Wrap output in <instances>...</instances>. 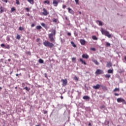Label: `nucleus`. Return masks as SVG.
I'll use <instances>...</instances> for the list:
<instances>
[{
    "instance_id": "1",
    "label": "nucleus",
    "mask_w": 126,
    "mask_h": 126,
    "mask_svg": "<svg viewBox=\"0 0 126 126\" xmlns=\"http://www.w3.org/2000/svg\"><path fill=\"white\" fill-rule=\"evenodd\" d=\"M101 32L102 35H104L105 36H106V37H108V38H111V34H110L109 32L107 31H105L104 30V29L101 28Z\"/></svg>"
},
{
    "instance_id": "2",
    "label": "nucleus",
    "mask_w": 126,
    "mask_h": 126,
    "mask_svg": "<svg viewBox=\"0 0 126 126\" xmlns=\"http://www.w3.org/2000/svg\"><path fill=\"white\" fill-rule=\"evenodd\" d=\"M43 45L45 47H48L49 48H52L53 47H54V45L53 44V43H51L49 41H45L43 42Z\"/></svg>"
},
{
    "instance_id": "3",
    "label": "nucleus",
    "mask_w": 126,
    "mask_h": 126,
    "mask_svg": "<svg viewBox=\"0 0 126 126\" xmlns=\"http://www.w3.org/2000/svg\"><path fill=\"white\" fill-rule=\"evenodd\" d=\"M54 36L52 34H49L48 37L50 39V42H52L53 43H54L55 42V38H54Z\"/></svg>"
},
{
    "instance_id": "4",
    "label": "nucleus",
    "mask_w": 126,
    "mask_h": 126,
    "mask_svg": "<svg viewBox=\"0 0 126 126\" xmlns=\"http://www.w3.org/2000/svg\"><path fill=\"white\" fill-rule=\"evenodd\" d=\"M117 102H118V103H124V104H126V102L125 100V99H124V98H118L117 99Z\"/></svg>"
},
{
    "instance_id": "5",
    "label": "nucleus",
    "mask_w": 126,
    "mask_h": 126,
    "mask_svg": "<svg viewBox=\"0 0 126 126\" xmlns=\"http://www.w3.org/2000/svg\"><path fill=\"white\" fill-rule=\"evenodd\" d=\"M95 74H104V71H103L102 70L97 69L95 72Z\"/></svg>"
},
{
    "instance_id": "6",
    "label": "nucleus",
    "mask_w": 126,
    "mask_h": 126,
    "mask_svg": "<svg viewBox=\"0 0 126 126\" xmlns=\"http://www.w3.org/2000/svg\"><path fill=\"white\" fill-rule=\"evenodd\" d=\"M43 12H42L43 15H44L45 16H47L48 14H49V12H48V11L45 8L43 9Z\"/></svg>"
},
{
    "instance_id": "7",
    "label": "nucleus",
    "mask_w": 126,
    "mask_h": 126,
    "mask_svg": "<svg viewBox=\"0 0 126 126\" xmlns=\"http://www.w3.org/2000/svg\"><path fill=\"white\" fill-rule=\"evenodd\" d=\"M62 81L63 82V86H65L66 84H67V80H66V79H65L64 80L62 79Z\"/></svg>"
},
{
    "instance_id": "8",
    "label": "nucleus",
    "mask_w": 126,
    "mask_h": 126,
    "mask_svg": "<svg viewBox=\"0 0 126 126\" xmlns=\"http://www.w3.org/2000/svg\"><path fill=\"white\" fill-rule=\"evenodd\" d=\"M100 87H101V85H99L97 84H96V86H94L93 87V88H94V89H95V90H97V89H99Z\"/></svg>"
},
{
    "instance_id": "9",
    "label": "nucleus",
    "mask_w": 126,
    "mask_h": 126,
    "mask_svg": "<svg viewBox=\"0 0 126 126\" xmlns=\"http://www.w3.org/2000/svg\"><path fill=\"white\" fill-rule=\"evenodd\" d=\"M53 4L54 6H58V4H59V2H58L56 0H53Z\"/></svg>"
},
{
    "instance_id": "10",
    "label": "nucleus",
    "mask_w": 126,
    "mask_h": 126,
    "mask_svg": "<svg viewBox=\"0 0 126 126\" xmlns=\"http://www.w3.org/2000/svg\"><path fill=\"white\" fill-rule=\"evenodd\" d=\"M80 42L81 44H82L83 46L85 45V43H86V41L84 39H80Z\"/></svg>"
},
{
    "instance_id": "11",
    "label": "nucleus",
    "mask_w": 126,
    "mask_h": 126,
    "mask_svg": "<svg viewBox=\"0 0 126 126\" xmlns=\"http://www.w3.org/2000/svg\"><path fill=\"white\" fill-rule=\"evenodd\" d=\"M113 66V64L111 62H108L107 63L106 66L107 67H111Z\"/></svg>"
},
{
    "instance_id": "12",
    "label": "nucleus",
    "mask_w": 126,
    "mask_h": 126,
    "mask_svg": "<svg viewBox=\"0 0 126 126\" xmlns=\"http://www.w3.org/2000/svg\"><path fill=\"white\" fill-rule=\"evenodd\" d=\"M68 13H70L71 14H73L74 13V12L71 8H68Z\"/></svg>"
},
{
    "instance_id": "13",
    "label": "nucleus",
    "mask_w": 126,
    "mask_h": 126,
    "mask_svg": "<svg viewBox=\"0 0 126 126\" xmlns=\"http://www.w3.org/2000/svg\"><path fill=\"white\" fill-rule=\"evenodd\" d=\"M93 63H95V64H96V65H99V62H98V61H97V60H95V59H93Z\"/></svg>"
},
{
    "instance_id": "14",
    "label": "nucleus",
    "mask_w": 126,
    "mask_h": 126,
    "mask_svg": "<svg viewBox=\"0 0 126 126\" xmlns=\"http://www.w3.org/2000/svg\"><path fill=\"white\" fill-rule=\"evenodd\" d=\"M82 58L83 59H88V58H89V56L87 54H83Z\"/></svg>"
},
{
    "instance_id": "15",
    "label": "nucleus",
    "mask_w": 126,
    "mask_h": 126,
    "mask_svg": "<svg viewBox=\"0 0 126 126\" xmlns=\"http://www.w3.org/2000/svg\"><path fill=\"white\" fill-rule=\"evenodd\" d=\"M51 32L52 33L49 34H52L53 36H56V30H52Z\"/></svg>"
},
{
    "instance_id": "16",
    "label": "nucleus",
    "mask_w": 126,
    "mask_h": 126,
    "mask_svg": "<svg viewBox=\"0 0 126 126\" xmlns=\"http://www.w3.org/2000/svg\"><path fill=\"white\" fill-rule=\"evenodd\" d=\"M0 13H3V11H4V8H2V6H1L0 7Z\"/></svg>"
},
{
    "instance_id": "17",
    "label": "nucleus",
    "mask_w": 126,
    "mask_h": 126,
    "mask_svg": "<svg viewBox=\"0 0 126 126\" xmlns=\"http://www.w3.org/2000/svg\"><path fill=\"white\" fill-rule=\"evenodd\" d=\"M83 99H84V100H88V99H89V96L88 95H85L83 97Z\"/></svg>"
},
{
    "instance_id": "18",
    "label": "nucleus",
    "mask_w": 126,
    "mask_h": 126,
    "mask_svg": "<svg viewBox=\"0 0 126 126\" xmlns=\"http://www.w3.org/2000/svg\"><path fill=\"white\" fill-rule=\"evenodd\" d=\"M80 62H81L82 63H83V64L86 65V62H85V61H83V60H82V59H80Z\"/></svg>"
},
{
    "instance_id": "19",
    "label": "nucleus",
    "mask_w": 126,
    "mask_h": 126,
    "mask_svg": "<svg viewBox=\"0 0 126 126\" xmlns=\"http://www.w3.org/2000/svg\"><path fill=\"white\" fill-rule=\"evenodd\" d=\"M28 1L31 3V4H34V0H28Z\"/></svg>"
},
{
    "instance_id": "20",
    "label": "nucleus",
    "mask_w": 126,
    "mask_h": 126,
    "mask_svg": "<svg viewBox=\"0 0 126 126\" xmlns=\"http://www.w3.org/2000/svg\"><path fill=\"white\" fill-rule=\"evenodd\" d=\"M71 44L74 47V48H76V45H75L73 41H71Z\"/></svg>"
},
{
    "instance_id": "21",
    "label": "nucleus",
    "mask_w": 126,
    "mask_h": 126,
    "mask_svg": "<svg viewBox=\"0 0 126 126\" xmlns=\"http://www.w3.org/2000/svg\"><path fill=\"white\" fill-rule=\"evenodd\" d=\"M39 63H44V61L41 59H39L38 60Z\"/></svg>"
},
{
    "instance_id": "22",
    "label": "nucleus",
    "mask_w": 126,
    "mask_h": 126,
    "mask_svg": "<svg viewBox=\"0 0 126 126\" xmlns=\"http://www.w3.org/2000/svg\"><path fill=\"white\" fill-rule=\"evenodd\" d=\"M41 25L43 26V27H44V28L47 29V26L46 25V24H45V23H42L41 24Z\"/></svg>"
},
{
    "instance_id": "23",
    "label": "nucleus",
    "mask_w": 126,
    "mask_h": 126,
    "mask_svg": "<svg viewBox=\"0 0 126 126\" xmlns=\"http://www.w3.org/2000/svg\"><path fill=\"white\" fill-rule=\"evenodd\" d=\"M92 39L93 40H98V38H97V37H96V36L95 35H93L92 36Z\"/></svg>"
},
{
    "instance_id": "24",
    "label": "nucleus",
    "mask_w": 126,
    "mask_h": 126,
    "mask_svg": "<svg viewBox=\"0 0 126 126\" xmlns=\"http://www.w3.org/2000/svg\"><path fill=\"white\" fill-rule=\"evenodd\" d=\"M36 29L37 30H40V29H42V27H41V26H37Z\"/></svg>"
},
{
    "instance_id": "25",
    "label": "nucleus",
    "mask_w": 126,
    "mask_h": 126,
    "mask_svg": "<svg viewBox=\"0 0 126 126\" xmlns=\"http://www.w3.org/2000/svg\"><path fill=\"white\" fill-rule=\"evenodd\" d=\"M97 22H98V23H99V26H102V25H103V23H102L101 21H97Z\"/></svg>"
},
{
    "instance_id": "26",
    "label": "nucleus",
    "mask_w": 126,
    "mask_h": 126,
    "mask_svg": "<svg viewBox=\"0 0 126 126\" xmlns=\"http://www.w3.org/2000/svg\"><path fill=\"white\" fill-rule=\"evenodd\" d=\"M24 89L26 90V91H28V92L30 91V89L28 88V87H27L24 88Z\"/></svg>"
},
{
    "instance_id": "27",
    "label": "nucleus",
    "mask_w": 126,
    "mask_h": 126,
    "mask_svg": "<svg viewBox=\"0 0 126 126\" xmlns=\"http://www.w3.org/2000/svg\"><path fill=\"white\" fill-rule=\"evenodd\" d=\"M44 3H47V4H49L50 3V1L49 0H46L44 1Z\"/></svg>"
},
{
    "instance_id": "28",
    "label": "nucleus",
    "mask_w": 126,
    "mask_h": 126,
    "mask_svg": "<svg viewBox=\"0 0 126 126\" xmlns=\"http://www.w3.org/2000/svg\"><path fill=\"white\" fill-rule=\"evenodd\" d=\"M105 77H106V78H110V77H111V75L106 74L105 75Z\"/></svg>"
},
{
    "instance_id": "29",
    "label": "nucleus",
    "mask_w": 126,
    "mask_h": 126,
    "mask_svg": "<svg viewBox=\"0 0 126 126\" xmlns=\"http://www.w3.org/2000/svg\"><path fill=\"white\" fill-rule=\"evenodd\" d=\"M117 91H120V89L116 88L113 90V92H116Z\"/></svg>"
},
{
    "instance_id": "30",
    "label": "nucleus",
    "mask_w": 126,
    "mask_h": 126,
    "mask_svg": "<svg viewBox=\"0 0 126 126\" xmlns=\"http://www.w3.org/2000/svg\"><path fill=\"white\" fill-rule=\"evenodd\" d=\"M108 73H113V69H109L108 70Z\"/></svg>"
},
{
    "instance_id": "31",
    "label": "nucleus",
    "mask_w": 126,
    "mask_h": 126,
    "mask_svg": "<svg viewBox=\"0 0 126 126\" xmlns=\"http://www.w3.org/2000/svg\"><path fill=\"white\" fill-rule=\"evenodd\" d=\"M105 124L106 126H109V124H110V122L108 121H106Z\"/></svg>"
},
{
    "instance_id": "32",
    "label": "nucleus",
    "mask_w": 126,
    "mask_h": 126,
    "mask_svg": "<svg viewBox=\"0 0 126 126\" xmlns=\"http://www.w3.org/2000/svg\"><path fill=\"white\" fill-rule=\"evenodd\" d=\"M19 30L20 31H23V30H24V28H22V27H20L19 28Z\"/></svg>"
},
{
    "instance_id": "33",
    "label": "nucleus",
    "mask_w": 126,
    "mask_h": 126,
    "mask_svg": "<svg viewBox=\"0 0 126 126\" xmlns=\"http://www.w3.org/2000/svg\"><path fill=\"white\" fill-rule=\"evenodd\" d=\"M20 38H21L20 35L19 34H17V37H16V39H18V40H19V39H20Z\"/></svg>"
},
{
    "instance_id": "34",
    "label": "nucleus",
    "mask_w": 126,
    "mask_h": 126,
    "mask_svg": "<svg viewBox=\"0 0 126 126\" xmlns=\"http://www.w3.org/2000/svg\"><path fill=\"white\" fill-rule=\"evenodd\" d=\"M110 46H111V44H110V43H109V42H106V47H110Z\"/></svg>"
},
{
    "instance_id": "35",
    "label": "nucleus",
    "mask_w": 126,
    "mask_h": 126,
    "mask_svg": "<svg viewBox=\"0 0 126 126\" xmlns=\"http://www.w3.org/2000/svg\"><path fill=\"white\" fill-rule=\"evenodd\" d=\"M74 35L76 37V36H77L78 35L77 32H76V31H74Z\"/></svg>"
},
{
    "instance_id": "36",
    "label": "nucleus",
    "mask_w": 126,
    "mask_h": 126,
    "mask_svg": "<svg viewBox=\"0 0 126 126\" xmlns=\"http://www.w3.org/2000/svg\"><path fill=\"white\" fill-rule=\"evenodd\" d=\"M74 80H75L76 81H78V78H77V77L75 76L74 78Z\"/></svg>"
},
{
    "instance_id": "37",
    "label": "nucleus",
    "mask_w": 126,
    "mask_h": 126,
    "mask_svg": "<svg viewBox=\"0 0 126 126\" xmlns=\"http://www.w3.org/2000/svg\"><path fill=\"white\" fill-rule=\"evenodd\" d=\"M16 4H20V3L19 2V0H16Z\"/></svg>"
},
{
    "instance_id": "38",
    "label": "nucleus",
    "mask_w": 126,
    "mask_h": 126,
    "mask_svg": "<svg viewBox=\"0 0 126 126\" xmlns=\"http://www.w3.org/2000/svg\"><path fill=\"white\" fill-rule=\"evenodd\" d=\"M91 50L92 51H93L94 52H95V51H96V49H95V48H91Z\"/></svg>"
},
{
    "instance_id": "39",
    "label": "nucleus",
    "mask_w": 126,
    "mask_h": 126,
    "mask_svg": "<svg viewBox=\"0 0 126 126\" xmlns=\"http://www.w3.org/2000/svg\"><path fill=\"white\" fill-rule=\"evenodd\" d=\"M0 46L2 47V48H4V47H5V45H4V44L2 43L0 45Z\"/></svg>"
},
{
    "instance_id": "40",
    "label": "nucleus",
    "mask_w": 126,
    "mask_h": 126,
    "mask_svg": "<svg viewBox=\"0 0 126 126\" xmlns=\"http://www.w3.org/2000/svg\"><path fill=\"white\" fill-rule=\"evenodd\" d=\"M15 8H14V7L11 8L12 12H13V11H15Z\"/></svg>"
},
{
    "instance_id": "41",
    "label": "nucleus",
    "mask_w": 126,
    "mask_h": 126,
    "mask_svg": "<svg viewBox=\"0 0 126 126\" xmlns=\"http://www.w3.org/2000/svg\"><path fill=\"white\" fill-rule=\"evenodd\" d=\"M57 19H54L53 20V22H55V23H56V22H57Z\"/></svg>"
},
{
    "instance_id": "42",
    "label": "nucleus",
    "mask_w": 126,
    "mask_h": 126,
    "mask_svg": "<svg viewBox=\"0 0 126 126\" xmlns=\"http://www.w3.org/2000/svg\"><path fill=\"white\" fill-rule=\"evenodd\" d=\"M75 1L76 3V4H78V2L79 1V0H75Z\"/></svg>"
},
{
    "instance_id": "43",
    "label": "nucleus",
    "mask_w": 126,
    "mask_h": 126,
    "mask_svg": "<svg viewBox=\"0 0 126 126\" xmlns=\"http://www.w3.org/2000/svg\"><path fill=\"white\" fill-rule=\"evenodd\" d=\"M5 49H9V45L5 46Z\"/></svg>"
},
{
    "instance_id": "44",
    "label": "nucleus",
    "mask_w": 126,
    "mask_h": 126,
    "mask_svg": "<svg viewBox=\"0 0 126 126\" xmlns=\"http://www.w3.org/2000/svg\"><path fill=\"white\" fill-rule=\"evenodd\" d=\"M6 40L7 41H10V38H9V37L7 36L6 37Z\"/></svg>"
},
{
    "instance_id": "45",
    "label": "nucleus",
    "mask_w": 126,
    "mask_h": 126,
    "mask_svg": "<svg viewBox=\"0 0 126 126\" xmlns=\"http://www.w3.org/2000/svg\"><path fill=\"white\" fill-rule=\"evenodd\" d=\"M25 9L26 10H27L28 12H29L30 11L29 8H25Z\"/></svg>"
},
{
    "instance_id": "46",
    "label": "nucleus",
    "mask_w": 126,
    "mask_h": 126,
    "mask_svg": "<svg viewBox=\"0 0 126 126\" xmlns=\"http://www.w3.org/2000/svg\"><path fill=\"white\" fill-rule=\"evenodd\" d=\"M26 54H28V55H31V53L29 51H27Z\"/></svg>"
},
{
    "instance_id": "47",
    "label": "nucleus",
    "mask_w": 126,
    "mask_h": 126,
    "mask_svg": "<svg viewBox=\"0 0 126 126\" xmlns=\"http://www.w3.org/2000/svg\"><path fill=\"white\" fill-rule=\"evenodd\" d=\"M101 87H102V89H103V90L106 89V87H105V86H103L101 85Z\"/></svg>"
},
{
    "instance_id": "48",
    "label": "nucleus",
    "mask_w": 126,
    "mask_h": 126,
    "mask_svg": "<svg viewBox=\"0 0 126 126\" xmlns=\"http://www.w3.org/2000/svg\"><path fill=\"white\" fill-rule=\"evenodd\" d=\"M75 60H76L75 58H72V62H74V61H75Z\"/></svg>"
},
{
    "instance_id": "49",
    "label": "nucleus",
    "mask_w": 126,
    "mask_h": 126,
    "mask_svg": "<svg viewBox=\"0 0 126 126\" xmlns=\"http://www.w3.org/2000/svg\"><path fill=\"white\" fill-rule=\"evenodd\" d=\"M65 7H66V6L65 5H63V8L64 9V8H65Z\"/></svg>"
},
{
    "instance_id": "50",
    "label": "nucleus",
    "mask_w": 126,
    "mask_h": 126,
    "mask_svg": "<svg viewBox=\"0 0 126 126\" xmlns=\"http://www.w3.org/2000/svg\"><path fill=\"white\" fill-rule=\"evenodd\" d=\"M2 1H4V2H6V3H7V0H2Z\"/></svg>"
},
{
    "instance_id": "51",
    "label": "nucleus",
    "mask_w": 126,
    "mask_h": 126,
    "mask_svg": "<svg viewBox=\"0 0 126 126\" xmlns=\"http://www.w3.org/2000/svg\"><path fill=\"white\" fill-rule=\"evenodd\" d=\"M67 35L68 36H71V33L70 32H68Z\"/></svg>"
},
{
    "instance_id": "52",
    "label": "nucleus",
    "mask_w": 126,
    "mask_h": 126,
    "mask_svg": "<svg viewBox=\"0 0 126 126\" xmlns=\"http://www.w3.org/2000/svg\"><path fill=\"white\" fill-rule=\"evenodd\" d=\"M114 95H115V96H119V94L115 93Z\"/></svg>"
},
{
    "instance_id": "53",
    "label": "nucleus",
    "mask_w": 126,
    "mask_h": 126,
    "mask_svg": "<svg viewBox=\"0 0 126 126\" xmlns=\"http://www.w3.org/2000/svg\"><path fill=\"white\" fill-rule=\"evenodd\" d=\"M44 76H45V77H46V78H47L48 77L47 76V73H44Z\"/></svg>"
},
{
    "instance_id": "54",
    "label": "nucleus",
    "mask_w": 126,
    "mask_h": 126,
    "mask_svg": "<svg viewBox=\"0 0 126 126\" xmlns=\"http://www.w3.org/2000/svg\"><path fill=\"white\" fill-rule=\"evenodd\" d=\"M104 108H105V106H101L100 107V109H104Z\"/></svg>"
},
{
    "instance_id": "55",
    "label": "nucleus",
    "mask_w": 126,
    "mask_h": 126,
    "mask_svg": "<svg viewBox=\"0 0 126 126\" xmlns=\"http://www.w3.org/2000/svg\"><path fill=\"white\" fill-rule=\"evenodd\" d=\"M34 26H35V24H32V25H31V27H34Z\"/></svg>"
},
{
    "instance_id": "56",
    "label": "nucleus",
    "mask_w": 126,
    "mask_h": 126,
    "mask_svg": "<svg viewBox=\"0 0 126 126\" xmlns=\"http://www.w3.org/2000/svg\"><path fill=\"white\" fill-rule=\"evenodd\" d=\"M48 113V111L44 110V114H47Z\"/></svg>"
},
{
    "instance_id": "57",
    "label": "nucleus",
    "mask_w": 126,
    "mask_h": 126,
    "mask_svg": "<svg viewBox=\"0 0 126 126\" xmlns=\"http://www.w3.org/2000/svg\"><path fill=\"white\" fill-rule=\"evenodd\" d=\"M66 20H68V19L67 18V17H65Z\"/></svg>"
},
{
    "instance_id": "58",
    "label": "nucleus",
    "mask_w": 126,
    "mask_h": 126,
    "mask_svg": "<svg viewBox=\"0 0 126 126\" xmlns=\"http://www.w3.org/2000/svg\"><path fill=\"white\" fill-rule=\"evenodd\" d=\"M10 61H11L10 59H8V62H10Z\"/></svg>"
},
{
    "instance_id": "59",
    "label": "nucleus",
    "mask_w": 126,
    "mask_h": 126,
    "mask_svg": "<svg viewBox=\"0 0 126 126\" xmlns=\"http://www.w3.org/2000/svg\"><path fill=\"white\" fill-rule=\"evenodd\" d=\"M61 98L62 99H63V96H61Z\"/></svg>"
},
{
    "instance_id": "60",
    "label": "nucleus",
    "mask_w": 126,
    "mask_h": 126,
    "mask_svg": "<svg viewBox=\"0 0 126 126\" xmlns=\"http://www.w3.org/2000/svg\"><path fill=\"white\" fill-rule=\"evenodd\" d=\"M89 126H91V123H89Z\"/></svg>"
},
{
    "instance_id": "61",
    "label": "nucleus",
    "mask_w": 126,
    "mask_h": 126,
    "mask_svg": "<svg viewBox=\"0 0 126 126\" xmlns=\"http://www.w3.org/2000/svg\"><path fill=\"white\" fill-rule=\"evenodd\" d=\"M19 75V74H16V76H18Z\"/></svg>"
},
{
    "instance_id": "62",
    "label": "nucleus",
    "mask_w": 126,
    "mask_h": 126,
    "mask_svg": "<svg viewBox=\"0 0 126 126\" xmlns=\"http://www.w3.org/2000/svg\"><path fill=\"white\" fill-rule=\"evenodd\" d=\"M79 14H81V12L79 11Z\"/></svg>"
},
{
    "instance_id": "63",
    "label": "nucleus",
    "mask_w": 126,
    "mask_h": 126,
    "mask_svg": "<svg viewBox=\"0 0 126 126\" xmlns=\"http://www.w3.org/2000/svg\"><path fill=\"white\" fill-rule=\"evenodd\" d=\"M15 89H17V87H15Z\"/></svg>"
},
{
    "instance_id": "64",
    "label": "nucleus",
    "mask_w": 126,
    "mask_h": 126,
    "mask_svg": "<svg viewBox=\"0 0 126 126\" xmlns=\"http://www.w3.org/2000/svg\"><path fill=\"white\" fill-rule=\"evenodd\" d=\"M0 89H1V87H0Z\"/></svg>"
}]
</instances>
